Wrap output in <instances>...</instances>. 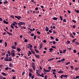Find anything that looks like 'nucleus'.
Wrapping results in <instances>:
<instances>
[{"instance_id":"nucleus-9","label":"nucleus","mask_w":79,"mask_h":79,"mask_svg":"<svg viewBox=\"0 0 79 79\" xmlns=\"http://www.w3.org/2000/svg\"><path fill=\"white\" fill-rule=\"evenodd\" d=\"M50 70H46L45 69H44V71L45 73H47V72H49V71H50Z\"/></svg>"},{"instance_id":"nucleus-6","label":"nucleus","mask_w":79,"mask_h":79,"mask_svg":"<svg viewBox=\"0 0 79 79\" xmlns=\"http://www.w3.org/2000/svg\"><path fill=\"white\" fill-rule=\"evenodd\" d=\"M11 53L12 56H13V57H14L15 55V52H14L13 53V51H11Z\"/></svg>"},{"instance_id":"nucleus-18","label":"nucleus","mask_w":79,"mask_h":79,"mask_svg":"<svg viewBox=\"0 0 79 79\" xmlns=\"http://www.w3.org/2000/svg\"><path fill=\"white\" fill-rule=\"evenodd\" d=\"M49 50H50L49 52H52V50H53V48H50V49H49Z\"/></svg>"},{"instance_id":"nucleus-53","label":"nucleus","mask_w":79,"mask_h":79,"mask_svg":"<svg viewBox=\"0 0 79 79\" xmlns=\"http://www.w3.org/2000/svg\"><path fill=\"white\" fill-rule=\"evenodd\" d=\"M37 33L38 34H40V32H39V31H37Z\"/></svg>"},{"instance_id":"nucleus-46","label":"nucleus","mask_w":79,"mask_h":79,"mask_svg":"<svg viewBox=\"0 0 79 79\" xmlns=\"http://www.w3.org/2000/svg\"><path fill=\"white\" fill-rule=\"evenodd\" d=\"M70 41H67V44H70Z\"/></svg>"},{"instance_id":"nucleus-21","label":"nucleus","mask_w":79,"mask_h":79,"mask_svg":"<svg viewBox=\"0 0 79 79\" xmlns=\"http://www.w3.org/2000/svg\"><path fill=\"white\" fill-rule=\"evenodd\" d=\"M52 19H53V20H56L57 19H58V18L54 17L52 18Z\"/></svg>"},{"instance_id":"nucleus-45","label":"nucleus","mask_w":79,"mask_h":79,"mask_svg":"<svg viewBox=\"0 0 79 79\" xmlns=\"http://www.w3.org/2000/svg\"><path fill=\"white\" fill-rule=\"evenodd\" d=\"M53 44H54L55 45V44H56V42H55V41H53Z\"/></svg>"},{"instance_id":"nucleus-60","label":"nucleus","mask_w":79,"mask_h":79,"mask_svg":"<svg viewBox=\"0 0 79 79\" xmlns=\"http://www.w3.org/2000/svg\"><path fill=\"white\" fill-rule=\"evenodd\" d=\"M8 67H6L5 69V70H8Z\"/></svg>"},{"instance_id":"nucleus-56","label":"nucleus","mask_w":79,"mask_h":79,"mask_svg":"<svg viewBox=\"0 0 79 79\" xmlns=\"http://www.w3.org/2000/svg\"><path fill=\"white\" fill-rule=\"evenodd\" d=\"M61 60H58L57 61V62H58V63H60V62H61Z\"/></svg>"},{"instance_id":"nucleus-22","label":"nucleus","mask_w":79,"mask_h":79,"mask_svg":"<svg viewBox=\"0 0 79 79\" xmlns=\"http://www.w3.org/2000/svg\"><path fill=\"white\" fill-rule=\"evenodd\" d=\"M8 3V1H5L3 3H4V4H7Z\"/></svg>"},{"instance_id":"nucleus-48","label":"nucleus","mask_w":79,"mask_h":79,"mask_svg":"<svg viewBox=\"0 0 79 79\" xmlns=\"http://www.w3.org/2000/svg\"><path fill=\"white\" fill-rule=\"evenodd\" d=\"M7 53H8V54H10V53H11L9 50L7 51Z\"/></svg>"},{"instance_id":"nucleus-55","label":"nucleus","mask_w":79,"mask_h":79,"mask_svg":"<svg viewBox=\"0 0 79 79\" xmlns=\"http://www.w3.org/2000/svg\"><path fill=\"white\" fill-rule=\"evenodd\" d=\"M58 38H56V41H57V42H58Z\"/></svg>"},{"instance_id":"nucleus-63","label":"nucleus","mask_w":79,"mask_h":79,"mask_svg":"<svg viewBox=\"0 0 79 79\" xmlns=\"http://www.w3.org/2000/svg\"><path fill=\"white\" fill-rule=\"evenodd\" d=\"M11 71L13 72H15V70L14 69L12 70Z\"/></svg>"},{"instance_id":"nucleus-17","label":"nucleus","mask_w":79,"mask_h":79,"mask_svg":"<svg viewBox=\"0 0 79 79\" xmlns=\"http://www.w3.org/2000/svg\"><path fill=\"white\" fill-rule=\"evenodd\" d=\"M74 11L75 12H76V13H79V10H76V9H75L74 10Z\"/></svg>"},{"instance_id":"nucleus-19","label":"nucleus","mask_w":79,"mask_h":79,"mask_svg":"<svg viewBox=\"0 0 79 79\" xmlns=\"http://www.w3.org/2000/svg\"><path fill=\"white\" fill-rule=\"evenodd\" d=\"M17 50L18 52H20V51H21V49L20 48H17Z\"/></svg>"},{"instance_id":"nucleus-41","label":"nucleus","mask_w":79,"mask_h":79,"mask_svg":"<svg viewBox=\"0 0 79 79\" xmlns=\"http://www.w3.org/2000/svg\"><path fill=\"white\" fill-rule=\"evenodd\" d=\"M31 35L32 37H33L34 35V33L31 34Z\"/></svg>"},{"instance_id":"nucleus-7","label":"nucleus","mask_w":79,"mask_h":79,"mask_svg":"<svg viewBox=\"0 0 79 79\" xmlns=\"http://www.w3.org/2000/svg\"><path fill=\"white\" fill-rule=\"evenodd\" d=\"M15 17L16 18H17V19H18V20H19V19H20L21 18V17L20 16H19L18 17L16 16H15Z\"/></svg>"},{"instance_id":"nucleus-47","label":"nucleus","mask_w":79,"mask_h":79,"mask_svg":"<svg viewBox=\"0 0 79 79\" xmlns=\"http://www.w3.org/2000/svg\"><path fill=\"white\" fill-rule=\"evenodd\" d=\"M51 47H52V48H55V49H56V47H55L54 46H52Z\"/></svg>"},{"instance_id":"nucleus-3","label":"nucleus","mask_w":79,"mask_h":79,"mask_svg":"<svg viewBox=\"0 0 79 79\" xmlns=\"http://www.w3.org/2000/svg\"><path fill=\"white\" fill-rule=\"evenodd\" d=\"M42 47H43V44L42 43H41L40 44V48L39 50H41L42 49Z\"/></svg>"},{"instance_id":"nucleus-11","label":"nucleus","mask_w":79,"mask_h":79,"mask_svg":"<svg viewBox=\"0 0 79 79\" xmlns=\"http://www.w3.org/2000/svg\"><path fill=\"white\" fill-rule=\"evenodd\" d=\"M6 32H7V33L8 34L10 35H12L13 34L12 33H10V32H8L7 31H6Z\"/></svg>"},{"instance_id":"nucleus-31","label":"nucleus","mask_w":79,"mask_h":79,"mask_svg":"<svg viewBox=\"0 0 79 79\" xmlns=\"http://www.w3.org/2000/svg\"><path fill=\"white\" fill-rule=\"evenodd\" d=\"M70 35L72 37H73V38H74V36H73V35L72 33H70Z\"/></svg>"},{"instance_id":"nucleus-4","label":"nucleus","mask_w":79,"mask_h":79,"mask_svg":"<svg viewBox=\"0 0 79 79\" xmlns=\"http://www.w3.org/2000/svg\"><path fill=\"white\" fill-rule=\"evenodd\" d=\"M41 71L40 70H37L36 71V73L37 75L38 74H40V73H41Z\"/></svg>"},{"instance_id":"nucleus-49","label":"nucleus","mask_w":79,"mask_h":79,"mask_svg":"<svg viewBox=\"0 0 79 79\" xmlns=\"http://www.w3.org/2000/svg\"><path fill=\"white\" fill-rule=\"evenodd\" d=\"M73 21L74 23H76V21L74 20H72Z\"/></svg>"},{"instance_id":"nucleus-52","label":"nucleus","mask_w":79,"mask_h":79,"mask_svg":"<svg viewBox=\"0 0 79 79\" xmlns=\"http://www.w3.org/2000/svg\"><path fill=\"white\" fill-rule=\"evenodd\" d=\"M35 38H36V35H35L34 36V40H35V39H36Z\"/></svg>"},{"instance_id":"nucleus-10","label":"nucleus","mask_w":79,"mask_h":79,"mask_svg":"<svg viewBox=\"0 0 79 79\" xmlns=\"http://www.w3.org/2000/svg\"><path fill=\"white\" fill-rule=\"evenodd\" d=\"M35 56L37 58H40V56L39 55H37L36 54H35Z\"/></svg>"},{"instance_id":"nucleus-15","label":"nucleus","mask_w":79,"mask_h":79,"mask_svg":"<svg viewBox=\"0 0 79 79\" xmlns=\"http://www.w3.org/2000/svg\"><path fill=\"white\" fill-rule=\"evenodd\" d=\"M9 66H10V67H11V68H12L13 65H12V63H10Z\"/></svg>"},{"instance_id":"nucleus-35","label":"nucleus","mask_w":79,"mask_h":79,"mask_svg":"<svg viewBox=\"0 0 79 79\" xmlns=\"http://www.w3.org/2000/svg\"><path fill=\"white\" fill-rule=\"evenodd\" d=\"M75 44H76V45H78L79 44V43L77 42H75Z\"/></svg>"},{"instance_id":"nucleus-61","label":"nucleus","mask_w":79,"mask_h":79,"mask_svg":"<svg viewBox=\"0 0 79 79\" xmlns=\"http://www.w3.org/2000/svg\"><path fill=\"white\" fill-rule=\"evenodd\" d=\"M73 52H74L75 53H76V50H74Z\"/></svg>"},{"instance_id":"nucleus-59","label":"nucleus","mask_w":79,"mask_h":79,"mask_svg":"<svg viewBox=\"0 0 79 79\" xmlns=\"http://www.w3.org/2000/svg\"><path fill=\"white\" fill-rule=\"evenodd\" d=\"M29 71L30 72H31V73H32V70L31 69H29Z\"/></svg>"},{"instance_id":"nucleus-28","label":"nucleus","mask_w":79,"mask_h":79,"mask_svg":"<svg viewBox=\"0 0 79 79\" xmlns=\"http://www.w3.org/2000/svg\"><path fill=\"white\" fill-rule=\"evenodd\" d=\"M12 48L13 49H15V48H16L14 46H12Z\"/></svg>"},{"instance_id":"nucleus-5","label":"nucleus","mask_w":79,"mask_h":79,"mask_svg":"<svg viewBox=\"0 0 79 79\" xmlns=\"http://www.w3.org/2000/svg\"><path fill=\"white\" fill-rule=\"evenodd\" d=\"M32 66H33V70H35V65L34 64V63L32 62Z\"/></svg>"},{"instance_id":"nucleus-38","label":"nucleus","mask_w":79,"mask_h":79,"mask_svg":"<svg viewBox=\"0 0 79 79\" xmlns=\"http://www.w3.org/2000/svg\"><path fill=\"white\" fill-rule=\"evenodd\" d=\"M69 63H70V62H67V63L65 64L66 65H68Z\"/></svg>"},{"instance_id":"nucleus-64","label":"nucleus","mask_w":79,"mask_h":79,"mask_svg":"<svg viewBox=\"0 0 79 79\" xmlns=\"http://www.w3.org/2000/svg\"><path fill=\"white\" fill-rule=\"evenodd\" d=\"M79 76H77L76 77V79H77L78 78H79Z\"/></svg>"},{"instance_id":"nucleus-51","label":"nucleus","mask_w":79,"mask_h":79,"mask_svg":"<svg viewBox=\"0 0 79 79\" xmlns=\"http://www.w3.org/2000/svg\"><path fill=\"white\" fill-rule=\"evenodd\" d=\"M29 54L30 55H31V54H32V53H31V51H29Z\"/></svg>"},{"instance_id":"nucleus-14","label":"nucleus","mask_w":79,"mask_h":79,"mask_svg":"<svg viewBox=\"0 0 79 79\" xmlns=\"http://www.w3.org/2000/svg\"><path fill=\"white\" fill-rule=\"evenodd\" d=\"M2 75H3L4 76H7L6 74L5 73H2Z\"/></svg>"},{"instance_id":"nucleus-13","label":"nucleus","mask_w":79,"mask_h":79,"mask_svg":"<svg viewBox=\"0 0 79 79\" xmlns=\"http://www.w3.org/2000/svg\"><path fill=\"white\" fill-rule=\"evenodd\" d=\"M19 23H20L21 25H22L23 24H24V25H25V23H24V22H19Z\"/></svg>"},{"instance_id":"nucleus-23","label":"nucleus","mask_w":79,"mask_h":79,"mask_svg":"<svg viewBox=\"0 0 79 79\" xmlns=\"http://www.w3.org/2000/svg\"><path fill=\"white\" fill-rule=\"evenodd\" d=\"M2 56H4V55H5V52H2Z\"/></svg>"},{"instance_id":"nucleus-33","label":"nucleus","mask_w":79,"mask_h":79,"mask_svg":"<svg viewBox=\"0 0 79 79\" xmlns=\"http://www.w3.org/2000/svg\"><path fill=\"white\" fill-rule=\"evenodd\" d=\"M60 19L61 21H63V18L61 16H60Z\"/></svg>"},{"instance_id":"nucleus-24","label":"nucleus","mask_w":79,"mask_h":79,"mask_svg":"<svg viewBox=\"0 0 79 79\" xmlns=\"http://www.w3.org/2000/svg\"><path fill=\"white\" fill-rule=\"evenodd\" d=\"M29 76L30 77H31V76H32V73H29Z\"/></svg>"},{"instance_id":"nucleus-12","label":"nucleus","mask_w":79,"mask_h":79,"mask_svg":"<svg viewBox=\"0 0 79 79\" xmlns=\"http://www.w3.org/2000/svg\"><path fill=\"white\" fill-rule=\"evenodd\" d=\"M3 23H5V24H8V22L7 21H6L5 20H3Z\"/></svg>"},{"instance_id":"nucleus-50","label":"nucleus","mask_w":79,"mask_h":79,"mask_svg":"<svg viewBox=\"0 0 79 79\" xmlns=\"http://www.w3.org/2000/svg\"><path fill=\"white\" fill-rule=\"evenodd\" d=\"M43 42L44 43H46V42H47V41H46V40H44L43 41Z\"/></svg>"},{"instance_id":"nucleus-57","label":"nucleus","mask_w":79,"mask_h":79,"mask_svg":"<svg viewBox=\"0 0 79 79\" xmlns=\"http://www.w3.org/2000/svg\"><path fill=\"white\" fill-rule=\"evenodd\" d=\"M52 71H53V72H56V70H55V69H52Z\"/></svg>"},{"instance_id":"nucleus-40","label":"nucleus","mask_w":79,"mask_h":79,"mask_svg":"<svg viewBox=\"0 0 79 79\" xmlns=\"http://www.w3.org/2000/svg\"><path fill=\"white\" fill-rule=\"evenodd\" d=\"M11 28H12V29H14V27L13 26L12 24H11Z\"/></svg>"},{"instance_id":"nucleus-20","label":"nucleus","mask_w":79,"mask_h":79,"mask_svg":"<svg viewBox=\"0 0 79 79\" xmlns=\"http://www.w3.org/2000/svg\"><path fill=\"white\" fill-rule=\"evenodd\" d=\"M54 59V58H52L50 59H49L48 60V61H52V60H53Z\"/></svg>"},{"instance_id":"nucleus-43","label":"nucleus","mask_w":79,"mask_h":79,"mask_svg":"<svg viewBox=\"0 0 79 79\" xmlns=\"http://www.w3.org/2000/svg\"><path fill=\"white\" fill-rule=\"evenodd\" d=\"M24 42H27V40L26 39L24 41Z\"/></svg>"},{"instance_id":"nucleus-39","label":"nucleus","mask_w":79,"mask_h":79,"mask_svg":"<svg viewBox=\"0 0 79 79\" xmlns=\"http://www.w3.org/2000/svg\"><path fill=\"white\" fill-rule=\"evenodd\" d=\"M65 60V59L64 58H63L61 60V61H64Z\"/></svg>"},{"instance_id":"nucleus-62","label":"nucleus","mask_w":79,"mask_h":79,"mask_svg":"<svg viewBox=\"0 0 79 79\" xmlns=\"http://www.w3.org/2000/svg\"><path fill=\"white\" fill-rule=\"evenodd\" d=\"M11 18H14V16L13 15H12L10 16Z\"/></svg>"},{"instance_id":"nucleus-37","label":"nucleus","mask_w":79,"mask_h":79,"mask_svg":"<svg viewBox=\"0 0 79 79\" xmlns=\"http://www.w3.org/2000/svg\"><path fill=\"white\" fill-rule=\"evenodd\" d=\"M45 79H47V75H45L44 77Z\"/></svg>"},{"instance_id":"nucleus-58","label":"nucleus","mask_w":79,"mask_h":79,"mask_svg":"<svg viewBox=\"0 0 79 79\" xmlns=\"http://www.w3.org/2000/svg\"><path fill=\"white\" fill-rule=\"evenodd\" d=\"M24 73H25V72H23V73L22 74V75H24Z\"/></svg>"},{"instance_id":"nucleus-30","label":"nucleus","mask_w":79,"mask_h":79,"mask_svg":"<svg viewBox=\"0 0 79 79\" xmlns=\"http://www.w3.org/2000/svg\"><path fill=\"white\" fill-rule=\"evenodd\" d=\"M6 46H7V43L6 42H5V47H6Z\"/></svg>"},{"instance_id":"nucleus-8","label":"nucleus","mask_w":79,"mask_h":79,"mask_svg":"<svg viewBox=\"0 0 79 79\" xmlns=\"http://www.w3.org/2000/svg\"><path fill=\"white\" fill-rule=\"evenodd\" d=\"M15 17L16 18H17V19H18V20H19V19H20L21 18V17L20 16H19L18 17L16 16H15Z\"/></svg>"},{"instance_id":"nucleus-32","label":"nucleus","mask_w":79,"mask_h":79,"mask_svg":"<svg viewBox=\"0 0 79 79\" xmlns=\"http://www.w3.org/2000/svg\"><path fill=\"white\" fill-rule=\"evenodd\" d=\"M50 38L51 39H52V40H54V38L53 37V36H51L50 37Z\"/></svg>"},{"instance_id":"nucleus-27","label":"nucleus","mask_w":79,"mask_h":79,"mask_svg":"<svg viewBox=\"0 0 79 79\" xmlns=\"http://www.w3.org/2000/svg\"><path fill=\"white\" fill-rule=\"evenodd\" d=\"M31 52H32V53H33V54H34V55L35 54V52H34V51H33V50H32L31 51Z\"/></svg>"},{"instance_id":"nucleus-54","label":"nucleus","mask_w":79,"mask_h":79,"mask_svg":"<svg viewBox=\"0 0 79 79\" xmlns=\"http://www.w3.org/2000/svg\"><path fill=\"white\" fill-rule=\"evenodd\" d=\"M53 34H56V31H53Z\"/></svg>"},{"instance_id":"nucleus-36","label":"nucleus","mask_w":79,"mask_h":79,"mask_svg":"<svg viewBox=\"0 0 79 79\" xmlns=\"http://www.w3.org/2000/svg\"><path fill=\"white\" fill-rule=\"evenodd\" d=\"M63 22H66V19H64L63 20Z\"/></svg>"},{"instance_id":"nucleus-1","label":"nucleus","mask_w":79,"mask_h":79,"mask_svg":"<svg viewBox=\"0 0 79 79\" xmlns=\"http://www.w3.org/2000/svg\"><path fill=\"white\" fill-rule=\"evenodd\" d=\"M6 57L5 58V59H4V61H9V60L8 59V54H6Z\"/></svg>"},{"instance_id":"nucleus-26","label":"nucleus","mask_w":79,"mask_h":79,"mask_svg":"<svg viewBox=\"0 0 79 79\" xmlns=\"http://www.w3.org/2000/svg\"><path fill=\"white\" fill-rule=\"evenodd\" d=\"M58 73H64V72L63 71H59L58 72Z\"/></svg>"},{"instance_id":"nucleus-29","label":"nucleus","mask_w":79,"mask_h":79,"mask_svg":"<svg viewBox=\"0 0 79 79\" xmlns=\"http://www.w3.org/2000/svg\"><path fill=\"white\" fill-rule=\"evenodd\" d=\"M9 61H12V59L10 58V57H9Z\"/></svg>"},{"instance_id":"nucleus-34","label":"nucleus","mask_w":79,"mask_h":79,"mask_svg":"<svg viewBox=\"0 0 79 79\" xmlns=\"http://www.w3.org/2000/svg\"><path fill=\"white\" fill-rule=\"evenodd\" d=\"M14 44H15V46H16V45H17V42H15L14 43Z\"/></svg>"},{"instance_id":"nucleus-16","label":"nucleus","mask_w":79,"mask_h":79,"mask_svg":"<svg viewBox=\"0 0 79 79\" xmlns=\"http://www.w3.org/2000/svg\"><path fill=\"white\" fill-rule=\"evenodd\" d=\"M46 29H45V30H46V31L47 32V31H48V29H49V28H48V27H47V26H46Z\"/></svg>"},{"instance_id":"nucleus-42","label":"nucleus","mask_w":79,"mask_h":79,"mask_svg":"<svg viewBox=\"0 0 79 79\" xmlns=\"http://www.w3.org/2000/svg\"><path fill=\"white\" fill-rule=\"evenodd\" d=\"M65 52H66V49L63 50V53H65Z\"/></svg>"},{"instance_id":"nucleus-25","label":"nucleus","mask_w":79,"mask_h":79,"mask_svg":"<svg viewBox=\"0 0 79 79\" xmlns=\"http://www.w3.org/2000/svg\"><path fill=\"white\" fill-rule=\"evenodd\" d=\"M77 40V39H74L73 40H72V42H73V43H74V42H75V40Z\"/></svg>"},{"instance_id":"nucleus-2","label":"nucleus","mask_w":79,"mask_h":79,"mask_svg":"<svg viewBox=\"0 0 79 79\" xmlns=\"http://www.w3.org/2000/svg\"><path fill=\"white\" fill-rule=\"evenodd\" d=\"M68 76V75H62L60 76V78H61V79H63V77H65V78H67V77H67Z\"/></svg>"},{"instance_id":"nucleus-44","label":"nucleus","mask_w":79,"mask_h":79,"mask_svg":"<svg viewBox=\"0 0 79 79\" xmlns=\"http://www.w3.org/2000/svg\"><path fill=\"white\" fill-rule=\"evenodd\" d=\"M67 48L70 50H71L72 49V48Z\"/></svg>"}]
</instances>
